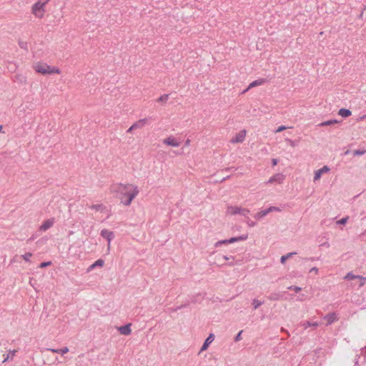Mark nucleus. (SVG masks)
I'll use <instances>...</instances> for the list:
<instances>
[{"label": "nucleus", "instance_id": "7ed1b4c3", "mask_svg": "<svg viewBox=\"0 0 366 366\" xmlns=\"http://www.w3.org/2000/svg\"><path fill=\"white\" fill-rule=\"evenodd\" d=\"M47 1L44 2L37 1L31 8V13L37 18L42 19L45 14V6Z\"/></svg>", "mask_w": 366, "mask_h": 366}, {"label": "nucleus", "instance_id": "f704fd0d", "mask_svg": "<svg viewBox=\"0 0 366 366\" xmlns=\"http://www.w3.org/2000/svg\"><path fill=\"white\" fill-rule=\"evenodd\" d=\"M365 152H366L365 150L357 149V150L354 151L353 154H354V156H360V155L364 154Z\"/></svg>", "mask_w": 366, "mask_h": 366}, {"label": "nucleus", "instance_id": "9b49d317", "mask_svg": "<svg viewBox=\"0 0 366 366\" xmlns=\"http://www.w3.org/2000/svg\"><path fill=\"white\" fill-rule=\"evenodd\" d=\"M163 143L174 147H177L180 145V142L172 136L163 139Z\"/></svg>", "mask_w": 366, "mask_h": 366}, {"label": "nucleus", "instance_id": "b1692460", "mask_svg": "<svg viewBox=\"0 0 366 366\" xmlns=\"http://www.w3.org/2000/svg\"><path fill=\"white\" fill-rule=\"evenodd\" d=\"M296 254H297L296 252H292L287 253L286 255L282 256L281 259H280V262L282 264H285L287 259L292 257L293 255H295Z\"/></svg>", "mask_w": 366, "mask_h": 366}, {"label": "nucleus", "instance_id": "20e7f679", "mask_svg": "<svg viewBox=\"0 0 366 366\" xmlns=\"http://www.w3.org/2000/svg\"><path fill=\"white\" fill-rule=\"evenodd\" d=\"M247 238L248 234H242L241 236L232 237L228 239L219 240L215 243L214 246L217 247L224 244H232L239 241H244L246 240Z\"/></svg>", "mask_w": 366, "mask_h": 366}, {"label": "nucleus", "instance_id": "a19ab883", "mask_svg": "<svg viewBox=\"0 0 366 366\" xmlns=\"http://www.w3.org/2000/svg\"><path fill=\"white\" fill-rule=\"evenodd\" d=\"M50 264H51V262H42V263H41V264H40V266H39V267H40L41 268H43V267H47V266H48V265H49Z\"/></svg>", "mask_w": 366, "mask_h": 366}, {"label": "nucleus", "instance_id": "58836bf2", "mask_svg": "<svg viewBox=\"0 0 366 366\" xmlns=\"http://www.w3.org/2000/svg\"><path fill=\"white\" fill-rule=\"evenodd\" d=\"M287 129V127H286L285 126H280V127H279L276 129L275 132H276V133H277V132H282L283 130H285V129Z\"/></svg>", "mask_w": 366, "mask_h": 366}, {"label": "nucleus", "instance_id": "5fc2aeb1", "mask_svg": "<svg viewBox=\"0 0 366 366\" xmlns=\"http://www.w3.org/2000/svg\"><path fill=\"white\" fill-rule=\"evenodd\" d=\"M363 352L366 355V346L363 349Z\"/></svg>", "mask_w": 366, "mask_h": 366}, {"label": "nucleus", "instance_id": "7c9ffc66", "mask_svg": "<svg viewBox=\"0 0 366 366\" xmlns=\"http://www.w3.org/2000/svg\"><path fill=\"white\" fill-rule=\"evenodd\" d=\"M32 257V254L31 252H26L24 254L22 255V258L26 262H30V258Z\"/></svg>", "mask_w": 366, "mask_h": 366}, {"label": "nucleus", "instance_id": "473e14b6", "mask_svg": "<svg viewBox=\"0 0 366 366\" xmlns=\"http://www.w3.org/2000/svg\"><path fill=\"white\" fill-rule=\"evenodd\" d=\"M287 289L290 290H294L295 292H299L302 290V288L300 287L293 285L288 287Z\"/></svg>", "mask_w": 366, "mask_h": 366}, {"label": "nucleus", "instance_id": "2f4dec72", "mask_svg": "<svg viewBox=\"0 0 366 366\" xmlns=\"http://www.w3.org/2000/svg\"><path fill=\"white\" fill-rule=\"evenodd\" d=\"M357 279L360 280L359 287H362V286H364L365 284L366 283V277L359 276Z\"/></svg>", "mask_w": 366, "mask_h": 366}, {"label": "nucleus", "instance_id": "dca6fc26", "mask_svg": "<svg viewBox=\"0 0 366 366\" xmlns=\"http://www.w3.org/2000/svg\"><path fill=\"white\" fill-rule=\"evenodd\" d=\"M214 339V336L213 334H210L208 337L205 340L203 345L202 346V348L200 350V352H202L208 347L209 345L212 342V341Z\"/></svg>", "mask_w": 366, "mask_h": 366}, {"label": "nucleus", "instance_id": "412c9836", "mask_svg": "<svg viewBox=\"0 0 366 366\" xmlns=\"http://www.w3.org/2000/svg\"><path fill=\"white\" fill-rule=\"evenodd\" d=\"M338 114L340 115L342 117H348L352 114V112L350 110L347 109H340L338 112Z\"/></svg>", "mask_w": 366, "mask_h": 366}, {"label": "nucleus", "instance_id": "6ab92c4d", "mask_svg": "<svg viewBox=\"0 0 366 366\" xmlns=\"http://www.w3.org/2000/svg\"><path fill=\"white\" fill-rule=\"evenodd\" d=\"M104 264V261L102 259H97L95 262H94L92 264H91L88 268V272L94 269L97 267H103Z\"/></svg>", "mask_w": 366, "mask_h": 366}, {"label": "nucleus", "instance_id": "37998d69", "mask_svg": "<svg viewBox=\"0 0 366 366\" xmlns=\"http://www.w3.org/2000/svg\"><path fill=\"white\" fill-rule=\"evenodd\" d=\"M186 306H187V305H181L177 307L175 309H174L173 311L176 312V311H177L179 310L182 309L183 307H184Z\"/></svg>", "mask_w": 366, "mask_h": 366}, {"label": "nucleus", "instance_id": "a18cd8bd", "mask_svg": "<svg viewBox=\"0 0 366 366\" xmlns=\"http://www.w3.org/2000/svg\"><path fill=\"white\" fill-rule=\"evenodd\" d=\"M272 163L273 166L277 165V159H272Z\"/></svg>", "mask_w": 366, "mask_h": 366}, {"label": "nucleus", "instance_id": "f8f14e48", "mask_svg": "<svg viewBox=\"0 0 366 366\" xmlns=\"http://www.w3.org/2000/svg\"><path fill=\"white\" fill-rule=\"evenodd\" d=\"M285 176L282 174L278 173L271 177L269 179L267 183L272 184L273 182H277L279 184H281L283 182Z\"/></svg>", "mask_w": 366, "mask_h": 366}, {"label": "nucleus", "instance_id": "f3484780", "mask_svg": "<svg viewBox=\"0 0 366 366\" xmlns=\"http://www.w3.org/2000/svg\"><path fill=\"white\" fill-rule=\"evenodd\" d=\"M264 82V79L255 80V81H252V83H250L249 85L248 86V87L245 90H244L242 92V93L244 94V93L247 92L251 88H253V87L257 86L262 85Z\"/></svg>", "mask_w": 366, "mask_h": 366}, {"label": "nucleus", "instance_id": "a211bd4d", "mask_svg": "<svg viewBox=\"0 0 366 366\" xmlns=\"http://www.w3.org/2000/svg\"><path fill=\"white\" fill-rule=\"evenodd\" d=\"M147 121V119H139V121L136 122L135 123H134L132 125V129H140V128L143 127L146 124Z\"/></svg>", "mask_w": 366, "mask_h": 366}, {"label": "nucleus", "instance_id": "603ef678", "mask_svg": "<svg viewBox=\"0 0 366 366\" xmlns=\"http://www.w3.org/2000/svg\"><path fill=\"white\" fill-rule=\"evenodd\" d=\"M36 238V236L32 235V237L29 239V240H33Z\"/></svg>", "mask_w": 366, "mask_h": 366}, {"label": "nucleus", "instance_id": "3c124183", "mask_svg": "<svg viewBox=\"0 0 366 366\" xmlns=\"http://www.w3.org/2000/svg\"><path fill=\"white\" fill-rule=\"evenodd\" d=\"M0 133H4V131L3 130V126H0Z\"/></svg>", "mask_w": 366, "mask_h": 366}, {"label": "nucleus", "instance_id": "f03ea898", "mask_svg": "<svg viewBox=\"0 0 366 366\" xmlns=\"http://www.w3.org/2000/svg\"><path fill=\"white\" fill-rule=\"evenodd\" d=\"M34 69L43 75L59 74L60 70L54 66H51L46 63L37 62L33 65Z\"/></svg>", "mask_w": 366, "mask_h": 366}, {"label": "nucleus", "instance_id": "79ce46f5", "mask_svg": "<svg viewBox=\"0 0 366 366\" xmlns=\"http://www.w3.org/2000/svg\"><path fill=\"white\" fill-rule=\"evenodd\" d=\"M222 259L224 260L234 259V257L233 256L228 257V256L224 255V256H222Z\"/></svg>", "mask_w": 366, "mask_h": 366}, {"label": "nucleus", "instance_id": "c85d7f7f", "mask_svg": "<svg viewBox=\"0 0 366 366\" xmlns=\"http://www.w3.org/2000/svg\"><path fill=\"white\" fill-rule=\"evenodd\" d=\"M249 212H250V211L248 209L242 208V209H241V212H240L239 214H241L242 216L246 217V219H247L248 214H249Z\"/></svg>", "mask_w": 366, "mask_h": 366}, {"label": "nucleus", "instance_id": "8fccbe9b", "mask_svg": "<svg viewBox=\"0 0 366 366\" xmlns=\"http://www.w3.org/2000/svg\"><path fill=\"white\" fill-rule=\"evenodd\" d=\"M134 129H132V126L127 129V132H132Z\"/></svg>", "mask_w": 366, "mask_h": 366}, {"label": "nucleus", "instance_id": "09e8293b", "mask_svg": "<svg viewBox=\"0 0 366 366\" xmlns=\"http://www.w3.org/2000/svg\"><path fill=\"white\" fill-rule=\"evenodd\" d=\"M226 264L228 266H233V265H234V263L233 262H229L227 263Z\"/></svg>", "mask_w": 366, "mask_h": 366}, {"label": "nucleus", "instance_id": "c03bdc74", "mask_svg": "<svg viewBox=\"0 0 366 366\" xmlns=\"http://www.w3.org/2000/svg\"><path fill=\"white\" fill-rule=\"evenodd\" d=\"M315 272L316 274H317L318 272V269L315 267H312L310 270V272Z\"/></svg>", "mask_w": 366, "mask_h": 366}, {"label": "nucleus", "instance_id": "6e6552de", "mask_svg": "<svg viewBox=\"0 0 366 366\" xmlns=\"http://www.w3.org/2000/svg\"><path fill=\"white\" fill-rule=\"evenodd\" d=\"M54 224V219L50 218L45 220L41 225L39 227V229L41 232H46L49 229H50Z\"/></svg>", "mask_w": 366, "mask_h": 366}, {"label": "nucleus", "instance_id": "e433bc0d", "mask_svg": "<svg viewBox=\"0 0 366 366\" xmlns=\"http://www.w3.org/2000/svg\"><path fill=\"white\" fill-rule=\"evenodd\" d=\"M242 330L239 331L238 332V334L235 336V337H234V341L235 342H238V341H240L242 340Z\"/></svg>", "mask_w": 366, "mask_h": 366}, {"label": "nucleus", "instance_id": "393cba45", "mask_svg": "<svg viewBox=\"0 0 366 366\" xmlns=\"http://www.w3.org/2000/svg\"><path fill=\"white\" fill-rule=\"evenodd\" d=\"M16 350H9V353L7 354L6 357L4 358V360H3V362H6L7 360H9V359L11 360H13L14 357L15 356L16 353Z\"/></svg>", "mask_w": 366, "mask_h": 366}, {"label": "nucleus", "instance_id": "72a5a7b5", "mask_svg": "<svg viewBox=\"0 0 366 366\" xmlns=\"http://www.w3.org/2000/svg\"><path fill=\"white\" fill-rule=\"evenodd\" d=\"M246 223L249 227H253L256 225V222L252 221L249 217L246 219Z\"/></svg>", "mask_w": 366, "mask_h": 366}, {"label": "nucleus", "instance_id": "2eb2a0df", "mask_svg": "<svg viewBox=\"0 0 366 366\" xmlns=\"http://www.w3.org/2000/svg\"><path fill=\"white\" fill-rule=\"evenodd\" d=\"M320 325V323L317 322H310V321H305L301 322V326L306 330L307 328L312 327V330H315Z\"/></svg>", "mask_w": 366, "mask_h": 366}, {"label": "nucleus", "instance_id": "4c0bfd02", "mask_svg": "<svg viewBox=\"0 0 366 366\" xmlns=\"http://www.w3.org/2000/svg\"><path fill=\"white\" fill-rule=\"evenodd\" d=\"M19 45L21 49H27V43L25 41H19Z\"/></svg>", "mask_w": 366, "mask_h": 366}, {"label": "nucleus", "instance_id": "4468645a", "mask_svg": "<svg viewBox=\"0 0 366 366\" xmlns=\"http://www.w3.org/2000/svg\"><path fill=\"white\" fill-rule=\"evenodd\" d=\"M118 330L120 332V334H122V335H129L132 332L131 324L129 323V324L121 326L118 328Z\"/></svg>", "mask_w": 366, "mask_h": 366}, {"label": "nucleus", "instance_id": "ea45409f", "mask_svg": "<svg viewBox=\"0 0 366 366\" xmlns=\"http://www.w3.org/2000/svg\"><path fill=\"white\" fill-rule=\"evenodd\" d=\"M286 141L290 143V144L292 146V147H295L297 145L296 142L292 139H286Z\"/></svg>", "mask_w": 366, "mask_h": 366}, {"label": "nucleus", "instance_id": "bb28decb", "mask_svg": "<svg viewBox=\"0 0 366 366\" xmlns=\"http://www.w3.org/2000/svg\"><path fill=\"white\" fill-rule=\"evenodd\" d=\"M168 99L169 94H163L157 99V102H161L162 104H165Z\"/></svg>", "mask_w": 366, "mask_h": 366}, {"label": "nucleus", "instance_id": "5701e85b", "mask_svg": "<svg viewBox=\"0 0 366 366\" xmlns=\"http://www.w3.org/2000/svg\"><path fill=\"white\" fill-rule=\"evenodd\" d=\"M282 297V295L277 292H273L268 296V299L272 301L280 300Z\"/></svg>", "mask_w": 366, "mask_h": 366}, {"label": "nucleus", "instance_id": "0eeeda50", "mask_svg": "<svg viewBox=\"0 0 366 366\" xmlns=\"http://www.w3.org/2000/svg\"><path fill=\"white\" fill-rule=\"evenodd\" d=\"M245 136H246V131L242 130L238 134H237L234 137H233L232 138V139L230 140V142L233 144L242 142L245 139Z\"/></svg>", "mask_w": 366, "mask_h": 366}, {"label": "nucleus", "instance_id": "423d86ee", "mask_svg": "<svg viewBox=\"0 0 366 366\" xmlns=\"http://www.w3.org/2000/svg\"><path fill=\"white\" fill-rule=\"evenodd\" d=\"M330 171V169L328 166L327 165H325L324 167H322L321 169H317L315 172V176H314V179H313V181L314 182H317L318 181L320 178H321V176L323 174H325V173H327Z\"/></svg>", "mask_w": 366, "mask_h": 366}, {"label": "nucleus", "instance_id": "864d4df0", "mask_svg": "<svg viewBox=\"0 0 366 366\" xmlns=\"http://www.w3.org/2000/svg\"><path fill=\"white\" fill-rule=\"evenodd\" d=\"M361 119H366V114L360 117Z\"/></svg>", "mask_w": 366, "mask_h": 366}, {"label": "nucleus", "instance_id": "a878e982", "mask_svg": "<svg viewBox=\"0 0 366 366\" xmlns=\"http://www.w3.org/2000/svg\"><path fill=\"white\" fill-rule=\"evenodd\" d=\"M264 304V302L263 301H260L257 299H254L252 300V305L253 306V308L254 310L257 309L259 307H260L261 305H262Z\"/></svg>", "mask_w": 366, "mask_h": 366}, {"label": "nucleus", "instance_id": "de8ad7c7", "mask_svg": "<svg viewBox=\"0 0 366 366\" xmlns=\"http://www.w3.org/2000/svg\"><path fill=\"white\" fill-rule=\"evenodd\" d=\"M365 234H366V231L363 232L362 233H361V234H360V238H361V239H362V238L363 237V236H365Z\"/></svg>", "mask_w": 366, "mask_h": 366}, {"label": "nucleus", "instance_id": "c756f323", "mask_svg": "<svg viewBox=\"0 0 366 366\" xmlns=\"http://www.w3.org/2000/svg\"><path fill=\"white\" fill-rule=\"evenodd\" d=\"M90 208L92 209H95L97 211L102 210L104 209L103 204H92L90 206Z\"/></svg>", "mask_w": 366, "mask_h": 366}, {"label": "nucleus", "instance_id": "4be33fe9", "mask_svg": "<svg viewBox=\"0 0 366 366\" xmlns=\"http://www.w3.org/2000/svg\"><path fill=\"white\" fill-rule=\"evenodd\" d=\"M340 122L336 119H331L325 122H322L318 124V127H325V126H331L335 124H337Z\"/></svg>", "mask_w": 366, "mask_h": 366}, {"label": "nucleus", "instance_id": "ddd939ff", "mask_svg": "<svg viewBox=\"0 0 366 366\" xmlns=\"http://www.w3.org/2000/svg\"><path fill=\"white\" fill-rule=\"evenodd\" d=\"M241 209V207L229 206L227 208L226 213L230 215L239 214Z\"/></svg>", "mask_w": 366, "mask_h": 366}, {"label": "nucleus", "instance_id": "f257e3e1", "mask_svg": "<svg viewBox=\"0 0 366 366\" xmlns=\"http://www.w3.org/2000/svg\"><path fill=\"white\" fill-rule=\"evenodd\" d=\"M110 192L119 198L121 203L125 206H129L139 192L137 186L121 183L112 185Z\"/></svg>", "mask_w": 366, "mask_h": 366}, {"label": "nucleus", "instance_id": "6e6d98bb", "mask_svg": "<svg viewBox=\"0 0 366 366\" xmlns=\"http://www.w3.org/2000/svg\"><path fill=\"white\" fill-rule=\"evenodd\" d=\"M363 219H366V216Z\"/></svg>", "mask_w": 366, "mask_h": 366}, {"label": "nucleus", "instance_id": "1a4fd4ad", "mask_svg": "<svg viewBox=\"0 0 366 366\" xmlns=\"http://www.w3.org/2000/svg\"><path fill=\"white\" fill-rule=\"evenodd\" d=\"M101 236L105 238L108 241V248L110 247L111 241L114 237L113 232L109 231L108 229H104L101 231Z\"/></svg>", "mask_w": 366, "mask_h": 366}, {"label": "nucleus", "instance_id": "cd10ccee", "mask_svg": "<svg viewBox=\"0 0 366 366\" xmlns=\"http://www.w3.org/2000/svg\"><path fill=\"white\" fill-rule=\"evenodd\" d=\"M360 275H355L352 272H348L345 277V280H355L359 277Z\"/></svg>", "mask_w": 366, "mask_h": 366}, {"label": "nucleus", "instance_id": "aec40b11", "mask_svg": "<svg viewBox=\"0 0 366 366\" xmlns=\"http://www.w3.org/2000/svg\"><path fill=\"white\" fill-rule=\"evenodd\" d=\"M49 351H51L54 353H59L61 355H64L69 352V348L67 347H64L61 349H53V348H47L46 349Z\"/></svg>", "mask_w": 366, "mask_h": 366}, {"label": "nucleus", "instance_id": "c9c22d12", "mask_svg": "<svg viewBox=\"0 0 366 366\" xmlns=\"http://www.w3.org/2000/svg\"><path fill=\"white\" fill-rule=\"evenodd\" d=\"M349 217H343L341 219L338 220L337 222V224H345L347 223V220H348Z\"/></svg>", "mask_w": 366, "mask_h": 366}, {"label": "nucleus", "instance_id": "9d476101", "mask_svg": "<svg viewBox=\"0 0 366 366\" xmlns=\"http://www.w3.org/2000/svg\"><path fill=\"white\" fill-rule=\"evenodd\" d=\"M323 319L327 320V325H331L333 322L337 321L339 320V317L337 315L335 312H331L329 313L323 317Z\"/></svg>", "mask_w": 366, "mask_h": 366}, {"label": "nucleus", "instance_id": "49530a36", "mask_svg": "<svg viewBox=\"0 0 366 366\" xmlns=\"http://www.w3.org/2000/svg\"><path fill=\"white\" fill-rule=\"evenodd\" d=\"M189 144H190V140L189 139H187L184 143V146L188 147V146H189Z\"/></svg>", "mask_w": 366, "mask_h": 366}, {"label": "nucleus", "instance_id": "39448f33", "mask_svg": "<svg viewBox=\"0 0 366 366\" xmlns=\"http://www.w3.org/2000/svg\"><path fill=\"white\" fill-rule=\"evenodd\" d=\"M281 209L280 208L277 207H269V208L267 209H263V210H261L260 212H257L255 215H254V217L257 219H262L263 217H264L266 215H267L270 212H280Z\"/></svg>", "mask_w": 366, "mask_h": 366}]
</instances>
